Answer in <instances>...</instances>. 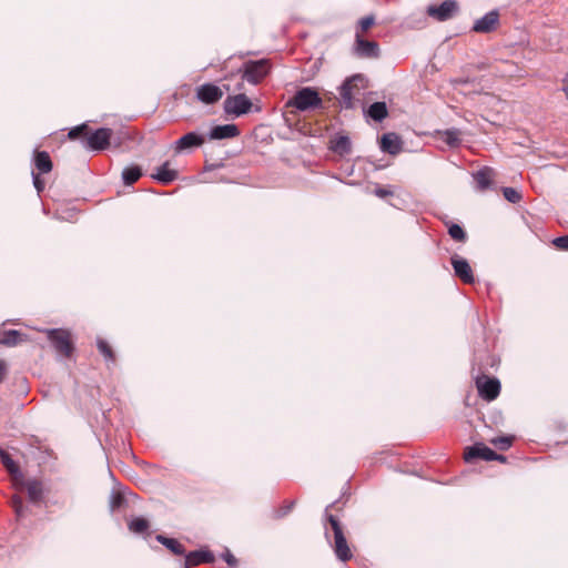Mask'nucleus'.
<instances>
[{
  "instance_id": "obj_1",
  "label": "nucleus",
  "mask_w": 568,
  "mask_h": 568,
  "mask_svg": "<svg viewBox=\"0 0 568 568\" xmlns=\"http://www.w3.org/2000/svg\"><path fill=\"white\" fill-rule=\"evenodd\" d=\"M331 506L325 509V518L329 524L334 540L332 542V548L334 550L335 556L338 560L343 562L349 561L354 555L352 548L345 537L343 526L338 518L329 513Z\"/></svg>"
},
{
  "instance_id": "obj_2",
  "label": "nucleus",
  "mask_w": 568,
  "mask_h": 568,
  "mask_svg": "<svg viewBox=\"0 0 568 568\" xmlns=\"http://www.w3.org/2000/svg\"><path fill=\"white\" fill-rule=\"evenodd\" d=\"M323 105L322 98L316 89L305 87L296 91L294 97L290 99L286 106H293L298 111H308L321 108Z\"/></svg>"
},
{
  "instance_id": "obj_3",
  "label": "nucleus",
  "mask_w": 568,
  "mask_h": 568,
  "mask_svg": "<svg viewBox=\"0 0 568 568\" xmlns=\"http://www.w3.org/2000/svg\"><path fill=\"white\" fill-rule=\"evenodd\" d=\"M48 339L55 352L63 357H71L74 352V342L70 331L64 328L45 329Z\"/></svg>"
},
{
  "instance_id": "obj_4",
  "label": "nucleus",
  "mask_w": 568,
  "mask_h": 568,
  "mask_svg": "<svg viewBox=\"0 0 568 568\" xmlns=\"http://www.w3.org/2000/svg\"><path fill=\"white\" fill-rule=\"evenodd\" d=\"M364 78L361 74L353 75L344 81L339 89L341 103L345 109H352L355 106V102L359 101L361 97V83Z\"/></svg>"
},
{
  "instance_id": "obj_5",
  "label": "nucleus",
  "mask_w": 568,
  "mask_h": 568,
  "mask_svg": "<svg viewBox=\"0 0 568 568\" xmlns=\"http://www.w3.org/2000/svg\"><path fill=\"white\" fill-rule=\"evenodd\" d=\"M271 69L270 61L266 59L257 61H246L240 72H242V80H246L251 84H258L268 74Z\"/></svg>"
},
{
  "instance_id": "obj_6",
  "label": "nucleus",
  "mask_w": 568,
  "mask_h": 568,
  "mask_svg": "<svg viewBox=\"0 0 568 568\" xmlns=\"http://www.w3.org/2000/svg\"><path fill=\"white\" fill-rule=\"evenodd\" d=\"M475 385L478 395L487 402L495 400L500 394L501 385L496 377L481 374L476 377Z\"/></svg>"
},
{
  "instance_id": "obj_7",
  "label": "nucleus",
  "mask_w": 568,
  "mask_h": 568,
  "mask_svg": "<svg viewBox=\"0 0 568 568\" xmlns=\"http://www.w3.org/2000/svg\"><path fill=\"white\" fill-rule=\"evenodd\" d=\"M459 10L456 0H445L439 6L432 4L427 8V14L436 21L444 22L454 18Z\"/></svg>"
},
{
  "instance_id": "obj_8",
  "label": "nucleus",
  "mask_w": 568,
  "mask_h": 568,
  "mask_svg": "<svg viewBox=\"0 0 568 568\" xmlns=\"http://www.w3.org/2000/svg\"><path fill=\"white\" fill-rule=\"evenodd\" d=\"M253 103L251 100L244 94L239 93L235 95H229L224 100V111L227 114H232L235 116H241L251 111Z\"/></svg>"
},
{
  "instance_id": "obj_9",
  "label": "nucleus",
  "mask_w": 568,
  "mask_h": 568,
  "mask_svg": "<svg viewBox=\"0 0 568 568\" xmlns=\"http://www.w3.org/2000/svg\"><path fill=\"white\" fill-rule=\"evenodd\" d=\"M484 459V460H499L501 463L506 462V457L495 453L493 449L487 447L484 444H475L474 446L467 447L464 453V459L466 462H471L474 459Z\"/></svg>"
},
{
  "instance_id": "obj_10",
  "label": "nucleus",
  "mask_w": 568,
  "mask_h": 568,
  "mask_svg": "<svg viewBox=\"0 0 568 568\" xmlns=\"http://www.w3.org/2000/svg\"><path fill=\"white\" fill-rule=\"evenodd\" d=\"M112 136V130L108 128H101L94 132H88V136L83 140V144L87 149L91 150H104L110 145V139Z\"/></svg>"
},
{
  "instance_id": "obj_11",
  "label": "nucleus",
  "mask_w": 568,
  "mask_h": 568,
  "mask_svg": "<svg viewBox=\"0 0 568 568\" xmlns=\"http://www.w3.org/2000/svg\"><path fill=\"white\" fill-rule=\"evenodd\" d=\"M195 95L204 104H214L223 98L224 91L213 83H204L196 88Z\"/></svg>"
},
{
  "instance_id": "obj_12",
  "label": "nucleus",
  "mask_w": 568,
  "mask_h": 568,
  "mask_svg": "<svg viewBox=\"0 0 568 568\" xmlns=\"http://www.w3.org/2000/svg\"><path fill=\"white\" fill-rule=\"evenodd\" d=\"M355 53L361 58L377 59L379 57V45L375 41L365 40L362 32L355 34Z\"/></svg>"
},
{
  "instance_id": "obj_13",
  "label": "nucleus",
  "mask_w": 568,
  "mask_h": 568,
  "mask_svg": "<svg viewBox=\"0 0 568 568\" xmlns=\"http://www.w3.org/2000/svg\"><path fill=\"white\" fill-rule=\"evenodd\" d=\"M455 275L465 284H473L475 276L467 260L455 254L450 258Z\"/></svg>"
},
{
  "instance_id": "obj_14",
  "label": "nucleus",
  "mask_w": 568,
  "mask_h": 568,
  "mask_svg": "<svg viewBox=\"0 0 568 568\" xmlns=\"http://www.w3.org/2000/svg\"><path fill=\"white\" fill-rule=\"evenodd\" d=\"M499 27V12L489 11L480 19L476 20L471 30L476 33H490Z\"/></svg>"
},
{
  "instance_id": "obj_15",
  "label": "nucleus",
  "mask_w": 568,
  "mask_h": 568,
  "mask_svg": "<svg viewBox=\"0 0 568 568\" xmlns=\"http://www.w3.org/2000/svg\"><path fill=\"white\" fill-rule=\"evenodd\" d=\"M204 142L205 139L201 134L189 132L174 142L173 150L176 154H179L194 148H200L204 144Z\"/></svg>"
},
{
  "instance_id": "obj_16",
  "label": "nucleus",
  "mask_w": 568,
  "mask_h": 568,
  "mask_svg": "<svg viewBox=\"0 0 568 568\" xmlns=\"http://www.w3.org/2000/svg\"><path fill=\"white\" fill-rule=\"evenodd\" d=\"M0 457L3 466L11 475L12 483L16 488H22L23 484V475L20 471L18 464L11 458V456L4 452L0 450Z\"/></svg>"
},
{
  "instance_id": "obj_17",
  "label": "nucleus",
  "mask_w": 568,
  "mask_h": 568,
  "mask_svg": "<svg viewBox=\"0 0 568 568\" xmlns=\"http://www.w3.org/2000/svg\"><path fill=\"white\" fill-rule=\"evenodd\" d=\"M381 149L388 154L397 155L403 150V141L396 133H386L382 136Z\"/></svg>"
},
{
  "instance_id": "obj_18",
  "label": "nucleus",
  "mask_w": 568,
  "mask_h": 568,
  "mask_svg": "<svg viewBox=\"0 0 568 568\" xmlns=\"http://www.w3.org/2000/svg\"><path fill=\"white\" fill-rule=\"evenodd\" d=\"M214 555L206 550L191 551L185 556L184 568H191L203 562H213Z\"/></svg>"
},
{
  "instance_id": "obj_19",
  "label": "nucleus",
  "mask_w": 568,
  "mask_h": 568,
  "mask_svg": "<svg viewBox=\"0 0 568 568\" xmlns=\"http://www.w3.org/2000/svg\"><path fill=\"white\" fill-rule=\"evenodd\" d=\"M240 134L235 124L216 125L210 132L211 140L232 139Z\"/></svg>"
},
{
  "instance_id": "obj_20",
  "label": "nucleus",
  "mask_w": 568,
  "mask_h": 568,
  "mask_svg": "<svg viewBox=\"0 0 568 568\" xmlns=\"http://www.w3.org/2000/svg\"><path fill=\"white\" fill-rule=\"evenodd\" d=\"M496 172L488 166H485L474 174V180L477 184V189L480 191L487 190L494 182Z\"/></svg>"
},
{
  "instance_id": "obj_21",
  "label": "nucleus",
  "mask_w": 568,
  "mask_h": 568,
  "mask_svg": "<svg viewBox=\"0 0 568 568\" xmlns=\"http://www.w3.org/2000/svg\"><path fill=\"white\" fill-rule=\"evenodd\" d=\"M152 178L161 182L162 184H170L178 178V171L170 168V162L163 163L156 171V173L152 174Z\"/></svg>"
},
{
  "instance_id": "obj_22",
  "label": "nucleus",
  "mask_w": 568,
  "mask_h": 568,
  "mask_svg": "<svg viewBox=\"0 0 568 568\" xmlns=\"http://www.w3.org/2000/svg\"><path fill=\"white\" fill-rule=\"evenodd\" d=\"M33 161L34 166L41 174H47L51 172L53 168L51 158L47 151H36Z\"/></svg>"
},
{
  "instance_id": "obj_23",
  "label": "nucleus",
  "mask_w": 568,
  "mask_h": 568,
  "mask_svg": "<svg viewBox=\"0 0 568 568\" xmlns=\"http://www.w3.org/2000/svg\"><path fill=\"white\" fill-rule=\"evenodd\" d=\"M156 540L163 546H165L174 555L185 554V547L178 539L169 538L163 535H158Z\"/></svg>"
},
{
  "instance_id": "obj_24",
  "label": "nucleus",
  "mask_w": 568,
  "mask_h": 568,
  "mask_svg": "<svg viewBox=\"0 0 568 568\" xmlns=\"http://www.w3.org/2000/svg\"><path fill=\"white\" fill-rule=\"evenodd\" d=\"M29 499L33 503H39L42 499L43 488L39 480H29L26 483Z\"/></svg>"
},
{
  "instance_id": "obj_25",
  "label": "nucleus",
  "mask_w": 568,
  "mask_h": 568,
  "mask_svg": "<svg viewBox=\"0 0 568 568\" xmlns=\"http://www.w3.org/2000/svg\"><path fill=\"white\" fill-rule=\"evenodd\" d=\"M368 115L375 121H383L388 115L385 102H374L368 108Z\"/></svg>"
},
{
  "instance_id": "obj_26",
  "label": "nucleus",
  "mask_w": 568,
  "mask_h": 568,
  "mask_svg": "<svg viewBox=\"0 0 568 568\" xmlns=\"http://www.w3.org/2000/svg\"><path fill=\"white\" fill-rule=\"evenodd\" d=\"M460 131L457 129H449L443 132H438L440 140H443L447 145L454 148L460 143Z\"/></svg>"
},
{
  "instance_id": "obj_27",
  "label": "nucleus",
  "mask_w": 568,
  "mask_h": 568,
  "mask_svg": "<svg viewBox=\"0 0 568 568\" xmlns=\"http://www.w3.org/2000/svg\"><path fill=\"white\" fill-rule=\"evenodd\" d=\"M142 176V171L138 165H131L122 171V179L125 185H132Z\"/></svg>"
},
{
  "instance_id": "obj_28",
  "label": "nucleus",
  "mask_w": 568,
  "mask_h": 568,
  "mask_svg": "<svg viewBox=\"0 0 568 568\" xmlns=\"http://www.w3.org/2000/svg\"><path fill=\"white\" fill-rule=\"evenodd\" d=\"M128 527L131 532L141 535L149 531L150 523L143 517H135L129 521Z\"/></svg>"
},
{
  "instance_id": "obj_29",
  "label": "nucleus",
  "mask_w": 568,
  "mask_h": 568,
  "mask_svg": "<svg viewBox=\"0 0 568 568\" xmlns=\"http://www.w3.org/2000/svg\"><path fill=\"white\" fill-rule=\"evenodd\" d=\"M23 341L22 334L19 331L10 329L3 333L0 338V344L6 346H16Z\"/></svg>"
},
{
  "instance_id": "obj_30",
  "label": "nucleus",
  "mask_w": 568,
  "mask_h": 568,
  "mask_svg": "<svg viewBox=\"0 0 568 568\" xmlns=\"http://www.w3.org/2000/svg\"><path fill=\"white\" fill-rule=\"evenodd\" d=\"M332 149L339 154H347L351 152V141L348 136L339 135L332 141Z\"/></svg>"
},
{
  "instance_id": "obj_31",
  "label": "nucleus",
  "mask_w": 568,
  "mask_h": 568,
  "mask_svg": "<svg viewBox=\"0 0 568 568\" xmlns=\"http://www.w3.org/2000/svg\"><path fill=\"white\" fill-rule=\"evenodd\" d=\"M97 347L105 361L111 362V363L115 362V359H116L115 353L113 352L111 345L105 339L98 338Z\"/></svg>"
},
{
  "instance_id": "obj_32",
  "label": "nucleus",
  "mask_w": 568,
  "mask_h": 568,
  "mask_svg": "<svg viewBox=\"0 0 568 568\" xmlns=\"http://www.w3.org/2000/svg\"><path fill=\"white\" fill-rule=\"evenodd\" d=\"M448 234L456 242L464 243L467 240V234H466L465 230L460 225H458V224L449 225Z\"/></svg>"
},
{
  "instance_id": "obj_33",
  "label": "nucleus",
  "mask_w": 568,
  "mask_h": 568,
  "mask_svg": "<svg viewBox=\"0 0 568 568\" xmlns=\"http://www.w3.org/2000/svg\"><path fill=\"white\" fill-rule=\"evenodd\" d=\"M89 131H90L89 125L83 123V124L72 128L68 133V138L70 140H75L79 138H83L85 140Z\"/></svg>"
},
{
  "instance_id": "obj_34",
  "label": "nucleus",
  "mask_w": 568,
  "mask_h": 568,
  "mask_svg": "<svg viewBox=\"0 0 568 568\" xmlns=\"http://www.w3.org/2000/svg\"><path fill=\"white\" fill-rule=\"evenodd\" d=\"M513 436H498L490 439V444L500 450H507L513 445Z\"/></svg>"
},
{
  "instance_id": "obj_35",
  "label": "nucleus",
  "mask_w": 568,
  "mask_h": 568,
  "mask_svg": "<svg viewBox=\"0 0 568 568\" xmlns=\"http://www.w3.org/2000/svg\"><path fill=\"white\" fill-rule=\"evenodd\" d=\"M375 23V18L373 16L364 17L359 20L356 32H362V37L372 28Z\"/></svg>"
},
{
  "instance_id": "obj_36",
  "label": "nucleus",
  "mask_w": 568,
  "mask_h": 568,
  "mask_svg": "<svg viewBox=\"0 0 568 568\" xmlns=\"http://www.w3.org/2000/svg\"><path fill=\"white\" fill-rule=\"evenodd\" d=\"M503 194L505 199L511 203H518L521 200V194L513 187H504Z\"/></svg>"
},
{
  "instance_id": "obj_37",
  "label": "nucleus",
  "mask_w": 568,
  "mask_h": 568,
  "mask_svg": "<svg viewBox=\"0 0 568 568\" xmlns=\"http://www.w3.org/2000/svg\"><path fill=\"white\" fill-rule=\"evenodd\" d=\"M124 504V496L120 491H113L110 497V508L115 510Z\"/></svg>"
},
{
  "instance_id": "obj_38",
  "label": "nucleus",
  "mask_w": 568,
  "mask_h": 568,
  "mask_svg": "<svg viewBox=\"0 0 568 568\" xmlns=\"http://www.w3.org/2000/svg\"><path fill=\"white\" fill-rule=\"evenodd\" d=\"M294 506H295V501L294 500L284 501L283 505L277 509L276 517L277 518L285 517L286 515H288L293 510Z\"/></svg>"
},
{
  "instance_id": "obj_39",
  "label": "nucleus",
  "mask_w": 568,
  "mask_h": 568,
  "mask_svg": "<svg viewBox=\"0 0 568 568\" xmlns=\"http://www.w3.org/2000/svg\"><path fill=\"white\" fill-rule=\"evenodd\" d=\"M11 506L13 507L18 517L23 515V503L19 496H13L11 498Z\"/></svg>"
},
{
  "instance_id": "obj_40",
  "label": "nucleus",
  "mask_w": 568,
  "mask_h": 568,
  "mask_svg": "<svg viewBox=\"0 0 568 568\" xmlns=\"http://www.w3.org/2000/svg\"><path fill=\"white\" fill-rule=\"evenodd\" d=\"M552 244L561 251H568V235L556 237Z\"/></svg>"
},
{
  "instance_id": "obj_41",
  "label": "nucleus",
  "mask_w": 568,
  "mask_h": 568,
  "mask_svg": "<svg viewBox=\"0 0 568 568\" xmlns=\"http://www.w3.org/2000/svg\"><path fill=\"white\" fill-rule=\"evenodd\" d=\"M40 174L41 173L32 172L33 184H34V187L37 189L38 193H41L44 190V185H45L44 180H42L40 178Z\"/></svg>"
},
{
  "instance_id": "obj_42",
  "label": "nucleus",
  "mask_w": 568,
  "mask_h": 568,
  "mask_svg": "<svg viewBox=\"0 0 568 568\" xmlns=\"http://www.w3.org/2000/svg\"><path fill=\"white\" fill-rule=\"evenodd\" d=\"M8 373V365L3 359H0V384L4 381Z\"/></svg>"
},
{
  "instance_id": "obj_43",
  "label": "nucleus",
  "mask_w": 568,
  "mask_h": 568,
  "mask_svg": "<svg viewBox=\"0 0 568 568\" xmlns=\"http://www.w3.org/2000/svg\"><path fill=\"white\" fill-rule=\"evenodd\" d=\"M375 194L379 197H387L389 195H393V192L387 190V189H384V187H378L375 190Z\"/></svg>"
},
{
  "instance_id": "obj_44",
  "label": "nucleus",
  "mask_w": 568,
  "mask_h": 568,
  "mask_svg": "<svg viewBox=\"0 0 568 568\" xmlns=\"http://www.w3.org/2000/svg\"><path fill=\"white\" fill-rule=\"evenodd\" d=\"M224 560L230 566H235L237 564V559L235 558V556L229 551L224 555Z\"/></svg>"
},
{
  "instance_id": "obj_45",
  "label": "nucleus",
  "mask_w": 568,
  "mask_h": 568,
  "mask_svg": "<svg viewBox=\"0 0 568 568\" xmlns=\"http://www.w3.org/2000/svg\"><path fill=\"white\" fill-rule=\"evenodd\" d=\"M468 82H469V80L468 79H464V78H457V79L452 80V84L455 88H458L459 85L467 84Z\"/></svg>"
},
{
  "instance_id": "obj_46",
  "label": "nucleus",
  "mask_w": 568,
  "mask_h": 568,
  "mask_svg": "<svg viewBox=\"0 0 568 568\" xmlns=\"http://www.w3.org/2000/svg\"><path fill=\"white\" fill-rule=\"evenodd\" d=\"M562 91L568 100V72L566 73L565 78L562 79Z\"/></svg>"
},
{
  "instance_id": "obj_47",
  "label": "nucleus",
  "mask_w": 568,
  "mask_h": 568,
  "mask_svg": "<svg viewBox=\"0 0 568 568\" xmlns=\"http://www.w3.org/2000/svg\"><path fill=\"white\" fill-rule=\"evenodd\" d=\"M525 77L524 72H523V69L518 67V75L517 78L518 79H523Z\"/></svg>"
},
{
  "instance_id": "obj_48",
  "label": "nucleus",
  "mask_w": 568,
  "mask_h": 568,
  "mask_svg": "<svg viewBox=\"0 0 568 568\" xmlns=\"http://www.w3.org/2000/svg\"><path fill=\"white\" fill-rule=\"evenodd\" d=\"M236 90H239V91L243 90V82L237 84Z\"/></svg>"
},
{
  "instance_id": "obj_49",
  "label": "nucleus",
  "mask_w": 568,
  "mask_h": 568,
  "mask_svg": "<svg viewBox=\"0 0 568 568\" xmlns=\"http://www.w3.org/2000/svg\"><path fill=\"white\" fill-rule=\"evenodd\" d=\"M505 63H506V64H508V65H510V67H516V64H515V63L509 62V61H506Z\"/></svg>"
},
{
  "instance_id": "obj_50",
  "label": "nucleus",
  "mask_w": 568,
  "mask_h": 568,
  "mask_svg": "<svg viewBox=\"0 0 568 568\" xmlns=\"http://www.w3.org/2000/svg\"><path fill=\"white\" fill-rule=\"evenodd\" d=\"M225 90L226 91H230V87L229 85H224Z\"/></svg>"
}]
</instances>
